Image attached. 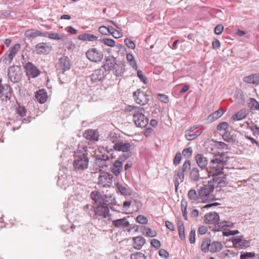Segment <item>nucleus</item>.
Returning a JSON list of instances; mask_svg holds the SVG:
<instances>
[{
  "label": "nucleus",
  "mask_w": 259,
  "mask_h": 259,
  "mask_svg": "<svg viewBox=\"0 0 259 259\" xmlns=\"http://www.w3.org/2000/svg\"><path fill=\"white\" fill-rule=\"evenodd\" d=\"M105 77V71L101 69L95 70L91 75V79L93 82H97L104 79Z\"/></svg>",
  "instance_id": "nucleus-23"
},
{
  "label": "nucleus",
  "mask_w": 259,
  "mask_h": 259,
  "mask_svg": "<svg viewBox=\"0 0 259 259\" xmlns=\"http://www.w3.org/2000/svg\"><path fill=\"white\" fill-rule=\"evenodd\" d=\"M214 188L213 182L209 181L206 185L202 186L198 191V193L201 198V200L206 199L209 195L213 192Z\"/></svg>",
  "instance_id": "nucleus-9"
},
{
  "label": "nucleus",
  "mask_w": 259,
  "mask_h": 259,
  "mask_svg": "<svg viewBox=\"0 0 259 259\" xmlns=\"http://www.w3.org/2000/svg\"><path fill=\"white\" fill-rule=\"evenodd\" d=\"M85 54L88 59L92 62H100L103 58L102 52L96 48L89 49Z\"/></svg>",
  "instance_id": "nucleus-8"
},
{
  "label": "nucleus",
  "mask_w": 259,
  "mask_h": 259,
  "mask_svg": "<svg viewBox=\"0 0 259 259\" xmlns=\"http://www.w3.org/2000/svg\"><path fill=\"white\" fill-rule=\"evenodd\" d=\"M228 127V123L227 122H223L217 125V130L219 131L225 130Z\"/></svg>",
  "instance_id": "nucleus-55"
},
{
  "label": "nucleus",
  "mask_w": 259,
  "mask_h": 259,
  "mask_svg": "<svg viewBox=\"0 0 259 259\" xmlns=\"http://www.w3.org/2000/svg\"><path fill=\"white\" fill-rule=\"evenodd\" d=\"M209 251L211 252H217L220 251L222 248V244L219 241H213L211 242L210 241Z\"/></svg>",
  "instance_id": "nucleus-27"
},
{
  "label": "nucleus",
  "mask_w": 259,
  "mask_h": 259,
  "mask_svg": "<svg viewBox=\"0 0 259 259\" xmlns=\"http://www.w3.org/2000/svg\"><path fill=\"white\" fill-rule=\"evenodd\" d=\"M191 164L190 160H186L183 163L182 167L181 168L184 172H187L190 169Z\"/></svg>",
  "instance_id": "nucleus-49"
},
{
  "label": "nucleus",
  "mask_w": 259,
  "mask_h": 259,
  "mask_svg": "<svg viewBox=\"0 0 259 259\" xmlns=\"http://www.w3.org/2000/svg\"><path fill=\"white\" fill-rule=\"evenodd\" d=\"M122 169V162L119 160H116L113 166L112 171L115 176H118Z\"/></svg>",
  "instance_id": "nucleus-28"
},
{
  "label": "nucleus",
  "mask_w": 259,
  "mask_h": 259,
  "mask_svg": "<svg viewBox=\"0 0 259 259\" xmlns=\"http://www.w3.org/2000/svg\"><path fill=\"white\" fill-rule=\"evenodd\" d=\"M57 68L62 72L69 70L71 67L70 60L67 56L61 57L57 64Z\"/></svg>",
  "instance_id": "nucleus-12"
},
{
  "label": "nucleus",
  "mask_w": 259,
  "mask_h": 259,
  "mask_svg": "<svg viewBox=\"0 0 259 259\" xmlns=\"http://www.w3.org/2000/svg\"><path fill=\"white\" fill-rule=\"evenodd\" d=\"M102 194V193L98 191H94L91 192L90 196L92 199L96 203L102 204L103 202Z\"/></svg>",
  "instance_id": "nucleus-30"
},
{
  "label": "nucleus",
  "mask_w": 259,
  "mask_h": 259,
  "mask_svg": "<svg viewBox=\"0 0 259 259\" xmlns=\"http://www.w3.org/2000/svg\"><path fill=\"white\" fill-rule=\"evenodd\" d=\"M233 245L236 247H240L241 248L246 246V240L240 238L236 237L232 240Z\"/></svg>",
  "instance_id": "nucleus-33"
},
{
  "label": "nucleus",
  "mask_w": 259,
  "mask_h": 259,
  "mask_svg": "<svg viewBox=\"0 0 259 259\" xmlns=\"http://www.w3.org/2000/svg\"><path fill=\"white\" fill-rule=\"evenodd\" d=\"M132 240L133 247L138 250L141 249L146 243L145 239L140 236L133 237Z\"/></svg>",
  "instance_id": "nucleus-24"
},
{
  "label": "nucleus",
  "mask_w": 259,
  "mask_h": 259,
  "mask_svg": "<svg viewBox=\"0 0 259 259\" xmlns=\"http://www.w3.org/2000/svg\"><path fill=\"white\" fill-rule=\"evenodd\" d=\"M214 230L217 231H220L221 229H223L225 227V221L219 222L214 224Z\"/></svg>",
  "instance_id": "nucleus-53"
},
{
  "label": "nucleus",
  "mask_w": 259,
  "mask_h": 259,
  "mask_svg": "<svg viewBox=\"0 0 259 259\" xmlns=\"http://www.w3.org/2000/svg\"><path fill=\"white\" fill-rule=\"evenodd\" d=\"M135 101L141 105H146L149 101L148 95L141 89L137 90L133 94Z\"/></svg>",
  "instance_id": "nucleus-7"
},
{
  "label": "nucleus",
  "mask_w": 259,
  "mask_h": 259,
  "mask_svg": "<svg viewBox=\"0 0 259 259\" xmlns=\"http://www.w3.org/2000/svg\"><path fill=\"white\" fill-rule=\"evenodd\" d=\"M21 46L19 44H16L11 47L5 54L3 58L6 61V63L10 64L17 53L20 50Z\"/></svg>",
  "instance_id": "nucleus-11"
},
{
  "label": "nucleus",
  "mask_w": 259,
  "mask_h": 259,
  "mask_svg": "<svg viewBox=\"0 0 259 259\" xmlns=\"http://www.w3.org/2000/svg\"><path fill=\"white\" fill-rule=\"evenodd\" d=\"M243 81L248 83L256 84L259 82V76L256 74H252L244 77Z\"/></svg>",
  "instance_id": "nucleus-31"
},
{
  "label": "nucleus",
  "mask_w": 259,
  "mask_h": 259,
  "mask_svg": "<svg viewBox=\"0 0 259 259\" xmlns=\"http://www.w3.org/2000/svg\"><path fill=\"white\" fill-rule=\"evenodd\" d=\"M254 256H255V254L254 252H242L240 255V259H247Z\"/></svg>",
  "instance_id": "nucleus-51"
},
{
  "label": "nucleus",
  "mask_w": 259,
  "mask_h": 259,
  "mask_svg": "<svg viewBox=\"0 0 259 259\" xmlns=\"http://www.w3.org/2000/svg\"><path fill=\"white\" fill-rule=\"evenodd\" d=\"M228 161V158L225 157V154L222 153L219 155L215 156L210 163V169L208 170V174H206L208 177L210 176H218L223 174L222 170Z\"/></svg>",
  "instance_id": "nucleus-3"
},
{
  "label": "nucleus",
  "mask_w": 259,
  "mask_h": 259,
  "mask_svg": "<svg viewBox=\"0 0 259 259\" xmlns=\"http://www.w3.org/2000/svg\"><path fill=\"white\" fill-rule=\"evenodd\" d=\"M131 147L132 145L130 143H124L121 141L116 143L113 146L115 150L125 153L121 158L123 160L126 159L132 155Z\"/></svg>",
  "instance_id": "nucleus-5"
},
{
  "label": "nucleus",
  "mask_w": 259,
  "mask_h": 259,
  "mask_svg": "<svg viewBox=\"0 0 259 259\" xmlns=\"http://www.w3.org/2000/svg\"><path fill=\"white\" fill-rule=\"evenodd\" d=\"M126 60L130 65L134 68H137V64L135 58L132 53H127L126 56Z\"/></svg>",
  "instance_id": "nucleus-41"
},
{
  "label": "nucleus",
  "mask_w": 259,
  "mask_h": 259,
  "mask_svg": "<svg viewBox=\"0 0 259 259\" xmlns=\"http://www.w3.org/2000/svg\"><path fill=\"white\" fill-rule=\"evenodd\" d=\"M89 148L85 143L79 144L75 151L73 167L76 171H83L88 168L89 159L88 157Z\"/></svg>",
  "instance_id": "nucleus-1"
},
{
  "label": "nucleus",
  "mask_w": 259,
  "mask_h": 259,
  "mask_svg": "<svg viewBox=\"0 0 259 259\" xmlns=\"http://www.w3.org/2000/svg\"><path fill=\"white\" fill-rule=\"evenodd\" d=\"M248 106L252 110H259V102L253 98L249 99Z\"/></svg>",
  "instance_id": "nucleus-37"
},
{
  "label": "nucleus",
  "mask_w": 259,
  "mask_h": 259,
  "mask_svg": "<svg viewBox=\"0 0 259 259\" xmlns=\"http://www.w3.org/2000/svg\"><path fill=\"white\" fill-rule=\"evenodd\" d=\"M11 88L7 84H2V79H0V98L3 100L10 99L11 94L10 93Z\"/></svg>",
  "instance_id": "nucleus-15"
},
{
  "label": "nucleus",
  "mask_w": 259,
  "mask_h": 259,
  "mask_svg": "<svg viewBox=\"0 0 259 259\" xmlns=\"http://www.w3.org/2000/svg\"><path fill=\"white\" fill-rule=\"evenodd\" d=\"M246 111L244 110H241L232 117L233 120H240L246 117Z\"/></svg>",
  "instance_id": "nucleus-40"
},
{
  "label": "nucleus",
  "mask_w": 259,
  "mask_h": 259,
  "mask_svg": "<svg viewBox=\"0 0 259 259\" xmlns=\"http://www.w3.org/2000/svg\"><path fill=\"white\" fill-rule=\"evenodd\" d=\"M218 176H214V178L213 179V181H211L212 182H213L218 184L222 185V184H225V181L224 180L225 177H219Z\"/></svg>",
  "instance_id": "nucleus-47"
},
{
  "label": "nucleus",
  "mask_w": 259,
  "mask_h": 259,
  "mask_svg": "<svg viewBox=\"0 0 259 259\" xmlns=\"http://www.w3.org/2000/svg\"><path fill=\"white\" fill-rule=\"evenodd\" d=\"M137 75H138V76L139 77V78L141 79V80L142 81H143L145 83H146L147 78L143 75V73L142 71L138 70V72H137Z\"/></svg>",
  "instance_id": "nucleus-61"
},
{
  "label": "nucleus",
  "mask_w": 259,
  "mask_h": 259,
  "mask_svg": "<svg viewBox=\"0 0 259 259\" xmlns=\"http://www.w3.org/2000/svg\"><path fill=\"white\" fill-rule=\"evenodd\" d=\"M137 221L141 224H146L148 223V219L143 215H139L136 218Z\"/></svg>",
  "instance_id": "nucleus-50"
},
{
  "label": "nucleus",
  "mask_w": 259,
  "mask_h": 259,
  "mask_svg": "<svg viewBox=\"0 0 259 259\" xmlns=\"http://www.w3.org/2000/svg\"><path fill=\"white\" fill-rule=\"evenodd\" d=\"M78 38L83 41H94L97 39V37L94 34L83 33L78 35Z\"/></svg>",
  "instance_id": "nucleus-34"
},
{
  "label": "nucleus",
  "mask_w": 259,
  "mask_h": 259,
  "mask_svg": "<svg viewBox=\"0 0 259 259\" xmlns=\"http://www.w3.org/2000/svg\"><path fill=\"white\" fill-rule=\"evenodd\" d=\"M124 42L128 48L131 49L132 50H134L135 49L136 45L134 43V42L133 40H132L131 39H129L128 38H126L124 39Z\"/></svg>",
  "instance_id": "nucleus-48"
},
{
  "label": "nucleus",
  "mask_w": 259,
  "mask_h": 259,
  "mask_svg": "<svg viewBox=\"0 0 259 259\" xmlns=\"http://www.w3.org/2000/svg\"><path fill=\"white\" fill-rule=\"evenodd\" d=\"M207 231V228L206 227L202 226L200 227L198 229V233L201 235H204Z\"/></svg>",
  "instance_id": "nucleus-62"
},
{
  "label": "nucleus",
  "mask_w": 259,
  "mask_h": 259,
  "mask_svg": "<svg viewBox=\"0 0 259 259\" xmlns=\"http://www.w3.org/2000/svg\"><path fill=\"white\" fill-rule=\"evenodd\" d=\"M223 138L226 142H230L233 141L232 136L229 133L226 132L225 134H224L223 135Z\"/></svg>",
  "instance_id": "nucleus-58"
},
{
  "label": "nucleus",
  "mask_w": 259,
  "mask_h": 259,
  "mask_svg": "<svg viewBox=\"0 0 259 259\" xmlns=\"http://www.w3.org/2000/svg\"><path fill=\"white\" fill-rule=\"evenodd\" d=\"M224 113V112L223 110L219 109L217 111L212 113L211 114H210L207 117V120L209 122H212L219 118L221 117L223 114Z\"/></svg>",
  "instance_id": "nucleus-29"
},
{
  "label": "nucleus",
  "mask_w": 259,
  "mask_h": 259,
  "mask_svg": "<svg viewBox=\"0 0 259 259\" xmlns=\"http://www.w3.org/2000/svg\"><path fill=\"white\" fill-rule=\"evenodd\" d=\"M189 241L191 243H194L195 242V230H192L189 234Z\"/></svg>",
  "instance_id": "nucleus-57"
},
{
  "label": "nucleus",
  "mask_w": 259,
  "mask_h": 259,
  "mask_svg": "<svg viewBox=\"0 0 259 259\" xmlns=\"http://www.w3.org/2000/svg\"><path fill=\"white\" fill-rule=\"evenodd\" d=\"M51 51V47L46 42H39L35 47V52L37 54H48Z\"/></svg>",
  "instance_id": "nucleus-16"
},
{
  "label": "nucleus",
  "mask_w": 259,
  "mask_h": 259,
  "mask_svg": "<svg viewBox=\"0 0 259 259\" xmlns=\"http://www.w3.org/2000/svg\"><path fill=\"white\" fill-rule=\"evenodd\" d=\"M112 225L116 228H128V231H131L133 229V228L130 227V223L125 218L113 221Z\"/></svg>",
  "instance_id": "nucleus-17"
},
{
  "label": "nucleus",
  "mask_w": 259,
  "mask_h": 259,
  "mask_svg": "<svg viewBox=\"0 0 259 259\" xmlns=\"http://www.w3.org/2000/svg\"><path fill=\"white\" fill-rule=\"evenodd\" d=\"M8 76L14 83L18 82L22 77V71L18 66L13 65L8 68Z\"/></svg>",
  "instance_id": "nucleus-6"
},
{
  "label": "nucleus",
  "mask_w": 259,
  "mask_h": 259,
  "mask_svg": "<svg viewBox=\"0 0 259 259\" xmlns=\"http://www.w3.org/2000/svg\"><path fill=\"white\" fill-rule=\"evenodd\" d=\"M181 159L182 156L181 153L179 152H177L174 159V164L175 165H178L180 163Z\"/></svg>",
  "instance_id": "nucleus-54"
},
{
  "label": "nucleus",
  "mask_w": 259,
  "mask_h": 259,
  "mask_svg": "<svg viewBox=\"0 0 259 259\" xmlns=\"http://www.w3.org/2000/svg\"><path fill=\"white\" fill-rule=\"evenodd\" d=\"M144 231L146 235L150 237H155L157 235L156 231L151 230L150 228L148 227H145Z\"/></svg>",
  "instance_id": "nucleus-45"
},
{
  "label": "nucleus",
  "mask_w": 259,
  "mask_h": 259,
  "mask_svg": "<svg viewBox=\"0 0 259 259\" xmlns=\"http://www.w3.org/2000/svg\"><path fill=\"white\" fill-rule=\"evenodd\" d=\"M206 175L205 174H200L199 170L197 167H193L190 173V178L192 181L196 182L198 181L199 179H204L206 177Z\"/></svg>",
  "instance_id": "nucleus-19"
},
{
  "label": "nucleus",
  "mask_w": 259,
  "mask_h": 259,
  "mask_svg": "<svg viewBox=\"0 0 259 259\" xmlns=\"http://www.w3.org/2000/svg\"><path fill=\"white\" fill-rule=\"evenodd\" d=\"M131 259H146L145 255L140 252H137L131 254Z\"/></svg>",
  "instance_id": "nucleus-44"
},
{
  "label": "nucleus",
  "mask_w": 259,
  "mask_h": 259,
  "mask_svg": "<svg viewBox=\"0 0 259 259\" xmlns=\"http://www.w3.org/2000/svg\"><path fill=\"white\" fill-rule=\"evenodd\" d=\"M36 98L40 103H44L47 99V96L46 93L45 92L44 90H39L36 94Z\"/></svg>",
  "instance_id": "nucleus-32"
},
{
  "label": "nucleus",
  "mask_w": 259,
  "mask_h": 259,
  "mask_svg": "<svg viewBox=\"0 0 259 259\" xmlns=\"http://www.w3.org/2000/svg\"><path fill=\"white\" fill-rule=\"evenodd\" d=\"M159 254L160 256L166 258L169 256L168 252L164 249H160L159 250Z\"/></svg>",
  "instance_id": "nucleus-60"
},
{
  "label": "nucleus",
  "mask_w": 259,
  "mask_h": 259,
  "mask_svg": "<svg viewBox=\"0 0 259 259\" xmlns=\"http://www.w3.org/2000/svg\"><path fill=\"white\" fill-rule=\"evenodd\" d=\"M24 67L28 76L35 78L38 76L40 74V71L38 68L31 63L28 62L26 63Z\"/></svg>",
  "instance_id": "nucleus-14"
},
{
  "label": "nucleus",
  "mask_w": 259,
  "mask_h": 259,
  "mask_svg": "<svg viewBox=\"0 0 259 259\" xmlns=\"http://www.w3.org/2000/svg\"><path fill=\"white\" fill-rule=\"evenodd\" d=\"M195 160L197 164L201 169V170H204L205 174H208V160L202 154H197L195 156Z\"/></svg>",
  "instance_id": "nucleus-13"
},
{
  "label": "nucleus",
  "mask_w": 259,
  "mask_h": 259,
  "mask_svg": "<svg viewBox=\"0 0 259 259\" xmlns=\"http://www.w3.org/2000/svg\"><path fill=\"white\" fill-rule=\"evenodd\" d=\"M25 36L29 38H35L37 36H47V33H44L39 30L31 29L26 30L24 33Z\"/></svg>",
  "instance_id": "nucleus-20"
},
{
  "label": "nucleus",
  "mask_w": 259,
  "mask_h": 259,
  "mask_svg": "<svg viewBox=\"0 0 259 259\" xmlns=\"http://www.w3.org/2000/svg\"><path fill=\"white\" fill-rule=\"evenodd\" d=\"M185 172L181 170V168H179L177 171V174L174 176V181L176 191L178 190L179 186L180 185L178 179L180 180L181 182H183L185 179Z\"/></svg>",
  "instance_id": "nucleus-25"
},
{
  "label": "nucleus",
  "mask_w": 259,
  "mask_h": 259,
  "mask_svg": "<svg viewBox=\"0 0 259 259\" xmlns=\"http://www.w3.org/2000/svg\"><path fill=\"white\" fill-rule=\"evenodd\" d=\"M83 137L88 140L97 141L98 140L99 134L97 131L89 129L85 131Z\"/></svg>",
  "instance_id": "nucleus-21"
},
{
  "label": "nucleus",
  "mask_w": 259,
  "mask_h": 259,
  "mask_svg": "<svg viewBox=\"0 0 259 259\" xmlns=\"http://www.w3.org/2000/svg\"><path fill=\"white\" fill-rule=\"evenodd\" d=\"M151 245L154 248L158 249L161 246L160 242L156 239H153L151 242Z\"/></svg>",
  "instance_id": "nucleus-56"
},
{
  "label": "nucleus",
  "mask_w": 259,
  "mask_h": 259,
  "mask_svg": "<svg viewBox=\"0 0 259 259\" xmlns=\"http://www.w3.org/2000/svg\"><path fill=\"white\" fill-rule=\"evenodd\" d=\"M210 240H205L203 241L201 245V249L204 252H207L209 251Z\"/></svg>",
  "instance_id": "nucleus-43"
},
{
  "label": "nucleus",
  "mask_w": 259,
  "mask_h": 259,
  "mask_svg": "<svg viewBox=\"0 0 259 259\" xmlns=\"http://www.w3.org/2000/svg\"><path fill=\"white\" fill-rule=\"evenodd\" d=\"M204 218L205 223L209 224H214L219 222L220 220L219 215L215 212L206 213Z\"/></svg>",
  "instance_id": "nucleus-18"
},
{
  "label": "nucleus",
  "mask_w": 259,
  "mask_h": 259,
  "mask_svg": "<svg viewBox=\"0 0 259 259\" xmlns=\"http://www.w3.org/2000/svg\"><path fill=\"white\" fill-rule=\"evenodd\" d=\"M177 226L180 238L182 240H184L185 239V227L184 223L182 222V221L178 220L177 223Z\"/></svg>",
  "instance_id": "nucleus-35"
},
{
  "label": "nucleus",
  "mask_w": 259,
  "mask_h": 259,
  "mask_svg": "<svg viewBox=\"0 0 259 259\" xmlns=\"http://www.w3.org/2000/svg\"><path fill=\"white\" fill-rule=\"evenodd\" d=\"M224 30V26L221 24L218 25L214 28V32L216 34L219 35L222 33Z\"/></svg>",
  "instance_id": "nucleus-59"
},
{
  "label": "nucleus",
  "mask_w": 259,
  "mask_h": 259,
  "mask_svg": "<svg viewBox=\"0 0 259 259\" xmlns=\"http://www.w3.org/2000/svg\"><path fill=\"white\" fill-rule=\"evenodd\" d=\"M116 64L115 58L113 56H109L106 58L104 66L105 70H110Z\"/></svg>",
  "instance_id": "nucleus-26"
},
{
  "label": "nucleus",
  "mask_w": 259,
  "mask_h": 259,
  "mask_svg": "<svg viewBox=\"0 0 259 259\" xmlns=\"http://www.w3.org/2000/svg\"><path fill=\"white\" fill-rule=\"evenodd\" d=\"M114 73L117 76H121L124 71V66L123 65L116 64L113 68Z\"/></svg>",
  "instance_id": "nucleus-39"
},
{
  "label": "nucleus",
  "mask_w": 259,
  "mask_h": 259,
  "mask_svg": "<svg viewBox=\"0 0 259 259\" xmlns=\"http://www.w3.org/2000/svg\"><path fill=\"white\" fill-rule=\"evenodd\" d=\"M112 178L113 176L111 174L102 172L98 177V184L103 187H109L112 183Z\"/></svg>",
  "instance_id": "nucleus-10"
},
{
  "label": "nucleus",
  "mask_w": 259,
  "mask_h": 259,
  "mask_svg": "<svg viewBox=\"0 0 259 259\" xmlns=\"http://www.w3.org/2000/svg\"><path fill=\"white\" fill-rule=\"evenodd\" d=\"M192 154V149L191 147L185 148L182 151V154L184 156L186 157H190Z\"/></svg>",
  "instance_id": "nucleus-52"
},
{
  "label": "nucleus",
  "mask_w": 259,
  "mask_h": 259,
  "mask_svg": "<svg viewBox=\"0 0 259 259\" xmlns=\"http://www.w3.org/2000/svg\"><path fill=\"white\" fill-rule=\"evenodd\" d=\"M99 31L102 34L107 35L108 34V30L107 27L104 26H100L99 28Z\"/></svg>",
  "instance_id": "nucleus-63"
},
{
  "label": "nucleus",
  "mask_w": 259,
  "mask_h": 259,
  "mask_svg": "<svg viewBox=\"0 0 259 259\" xmlns=\"http://www.w3.org/2000/svg\"><path fill=\"white\" fill-rule=\"evenodd\" d=\"M251 131L252 132L254 135L259 136V127L256 125H253L250 127Z\"/></svg>",
  "instance_id": "nucleus-64"
},
{
  "label": "nucleus",
  "mask_w": 259,
  "mask_h": 259,
  "mask_svg": "<svg viewBox=\"0 0 259 259\" xmlns=\"http://www.w3.org/2000/svg\"><path fill=\"white\" fill-rule=\"evenodd\" d=\"M124 111L128 116L133 117V121L136 126L145 127L148 124L149 120L143 113L144 108L129 105L125 108Z\"/></svg>",
  "instance_id": "nucleus-2"
},
{
  "label": "nucleus",
  "mask_w": 259,
  "mask_h": 259,
  "mask_svg": "<svg viewBox=\"0 0 259 259\" xmlns=\"http://www.w3.org/2000/svg\"><path fill=\"white\" fill-rule=\"evenodd\" d=\"M96 218L98 219H107L111 220L110 211L107 204H100L93 207Z\"/></svg>",
  "instance_id": "nucleus-4"
},
{
  "label": "nucleus",
  "mask_w": 259,
  "mask_h": 259,
  "mask_svg": "<svg viewBox=\"0 0 259 259\" xmlns=\"http://www.w3.org/2000/svg\"><path fill=\"white\" fill-rule=\"evenodd\" d=\"M101 42L104 43L105 45L110 47H113L115 46V42L112 39L104 38L101 40Z\"/></svg>",
  "instance_id": "nucleus-46"
},
{
  "label": "nucleus",
  "mask_w": 259,
  "mask_h": 259,
  "mask_svg": "<svg viewBox=\"0 0 259 259\" xmlns=\"http://www.w3.org/2000/svg\"><path fill=\"white\" fill-rule=\"evenodd\" d=\"M188 197L192 203L196 204L201 201V198L199 193L197 194L196 190L194 189H192L188 191Z\"/></svg>",
  "instance_id": "nucleus-22"
},
{
  "label": "nucleus",
  "mask_w": 259,
  "mask_h": 259,
  "mask_svg": "<svg viewBox=\"0 0 259 259\" xmlns=\"http://www.w3.org/2000/svg\"><path fill=\"white\" fill-rule=\"evenodd\" d=\"M200 134L201 133L199 132V131H197L195 133H191L189 132V131H186L185 137L187 140L192 141L198 137L200 135Z\"/></svg>",
  "instance_id": "nucleus-38"
},
{
  "label": "nucleus",
  "mask_w": 259,
  "mask_h": 259,
  "mask_svg": "<svg viewBox=\"0 0 259 259\" xmlns=\"http://www.w3.org/2000/svg\"><path fill=\"white\" fill-rule=\"evenodd\" d=\"M45 33H48L47 37H48L52 39L64 40L66 39L65 36L62 34H59L58 33H50L48 32H46Z\"/></svg>",
  "instance_id": "nucleus-36"
},
{
  "label": "nucleus",
  "mask_w": 259,
  "mask_h": 259,
  "mask_svg": "<svg viewBox=\"0 0 259 259\" xmlns=\"http://www.w3.org/2000/svg\"><path fill=\"white\" fill-rule=\"evenodd\" d=\"M109 159V156L105 155L102 154L101 155H98L96 160V164H100V162H104Z\"/></svg>",
  "instance_id": "nucleus-42"
}]
</instances>
